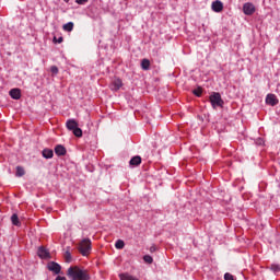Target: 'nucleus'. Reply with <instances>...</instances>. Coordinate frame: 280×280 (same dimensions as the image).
Listing matches in <instances>:
<instances>
[{
    "label": "nucleus",
    "instance_id": "c756f323",
    "mask_svg": "<svg viewBox=\"0 0 280 280\" xmlns=\"http://www.w3.org/2000/svg\"><path fill=\"white\" fill-rule=\"evenodd\" d=\"M55 280H67L66 277L57 276Z\"/></svg>",
    "mask_w": 280,
    "mask_h": 280
},
{
    "label": "nucleus",
    "instance_id": "4468645a",
    "mask_svg": "<svg viewBox=\"0 0 280 280\" xmlns=\"http://www.w3.org/2000/svg\"><path fill=\"white\" fill-rule=\"evenodd\" d=\"M42 155L44 156V159H54V150H51V149H44L42 151Z\"/></svg>",
    "mask_w": 280,
    "mask_h": 280
},
{
    "label": "nucleus",
    "instance_id": "f257e3e1",
    "mask_svg": "<svg viewBox=\"0 0 280 280\" xmlns=\"http://www.w3.org/2000/svg\"><path fill=\"white\" fill-rule=\"evenodd\" d=\"M70 280H91V273L84 267L70 266L66 272Z\"/></svg>",
    "mask_w": 280,
    "mask_h": 280
},
{
    "label": "nucleus",
    "instance_id": "20e7f679",
    "mask_svg": "<svg viewBox=\"0 0 280 280\" xmlns=\"http://www.w3.org/2000/svg\"><path fill=\"white\" fill-rule=\"evenodd\" d=\"M47 269L50 272H54V275H60L62 267L60 266V264L56 262V261H50L47 265Z\"/></svg>",
    "mask_w": 280,
    "mask_h": 280
},
{
    "label": "nucleus",
    "instance_id": "6ab92c4d",
    "mask_svg": "<svg viewBox=\"0 0 280 280\" xmlns=\"http://www.w3.org/2000/svg\"><path fill=\"white\" fill-rule=\"evenodd\" d=\"M15 176H18V178H21V176H25V168H23L22 166H16Z\"/></svg>",
    "mask_w": 280,
    "mask_h": 280
},
{
    "label": "nucleus",
    "instance_id": "c85d7f7f",
    "mask_svg": "<svg viewBox=\"0 0 280 280\" xmlns=\"http://www.w3.org/2000/svg\"><path fill=\"white\" fill-rule=\"evenodd\" d=\"M54 40L56 42V43H62V40H63V38L62 37H59L58 39H56V37L54 38Z\"/></svg>",
    "mask_w": 280,
    "mask_h": 280
},
{
    "label": "nucleus",
    "instance_id": "7c9ffc66",
    "mask_svg": "<svg viewBox=\"0 0 280 280\" xmlns=\"http://www.w3.org/2000/svg\"><path fill=\"white\" fill-rule=\"evenodd\" d=\"M150 250H151V253H154V250H156V248L155 247H151Z\"/></svg>",
    "mask_w": 280,
    "mask_h": 280
},
{
    "label": "nucleus",
    "instance_id": "aec40b11",
    "mask_svg": "<svg viewBox=\"0 0 280 280\" xmlns=\"http://www.w3.org/2000/svg\"><path fill=\"white\" fill-rule=\"evenodd\" d=\"M269 270H271V272H273V275H277L280 272V265L279 264H272L269 267Z\"/></svg>",
    "mask_w": 280,
    "mask_h": 280
},
{
    "label": "nucleus",
    "instance_id": "ddd939ff",
    "mask_svg": "<svg viewBox=\"0 0 280 280\" xmlns=\"http://www.w3.org/2000/svg\"><path fill=\"white\" fill-rule=\"evenodd\" d=\"M129 165H131L132 167H137L138 165H141V156L136 155L131 158V160L129 161Z\"/></svg>",
    "mask_w": 280,
    "mask_h": 280
},
{
    "label": "nucleus",
    "instance_id": "39448f33",
    "mask_svg": "<svg viewBox=\"0 0 280 280\" xmlns=\"http://www.w3.org/2000/svg\"><path fill=\"white\" fill-rule=\"evenodd\" d=\"M243 12L246 14V16H252V14H255V4L246 2L243 5Z\"/></svg>",
    "mask_w": 280,
    "mask_h": 280
},
{
    "label": "nucleus",
    "instance_id": "bb28decb",
    "mask_svg": "<svg viewBox=\"0 0 280 280\" xmlns=\"http://www.w3.org/2000/svg\"><path fill=\"white\" fill-rule=\"evenodd\" d=\"M75 3H78V5H84V3H89V0H75Z\"/></svg>",
    "mask_w": 280,
    "mask_h": 280
},
{
    "label": "nucleus",
    "instance_id": "4be33fe9",
    "mask_svg": "<svg viewBox=\"0 0 280 280\" xmlns=\"http://www.w3.org/2000/svg\"><path fill=\"white\" fill-rule=\"evenodd\" d=\"M72 132H73L74 137H78V138L82 137V129L79 127L72 129Z\"/></svg>",
    "mask_w": 280,
    "mask_h": 280
},
{
    "label": "nucleus",
    "instance_id": "6e6552de",
    "mask_svg": "<svg viewBox=\"0 0 280 280\" xmlns=\"http://www.w3.org/2000/svg\"><path fill=\"white\" fill-rule=\"evenodd\" d=\"M37 255L40 259H49V250L40 246L37 250Z\"/></svg>",
    "mask_w": 280,
    "mask_h": 280
},
{
    "label": "nucleus",
    "instance_id": "f8f14e48",
    "mask_svg": "<svg viewBox=\"0 0 280 280\" xmlns=\"http://www.w3.org/2000/svg\"><path fill=\"white\" fill-rule=\"evenodd\" d=\"M77 127H78V121H75V119L67 120L66 128H68V130H71V132H72V130H74V128H77Z\"/></svg>",
    "mask_w": 280,
    "mask_h": 280
},
{
    "label": "nucleus",
    "instance_id": "412c9836",
    "mask_svg": "<svg viewBox=\"0 0 280 280\" xmlns=\"http://www.w3.org/2000/svg\"><path fill=\"white\" fill-rule=\"evenodd\" d=\"M124 246H126V243H124V241L121 240L116 241L115 248H117L118 250H121Z\"/></svg>",
    "mask_w": 280,
    "mask_h": 280
},
{
    "label": "nucleus",
    "instance_id": "5701e85b",
    "mask_svg": "<svg viewBox=\"0 0 280 280\" xmlns=\"http://www.w3.org/2000/svg\"><path fill=\"white\" fill-rule=\"evenodd\" d=\"M143 261H145V264H152V261H154V258H152V256L150 255H144Z\"/></svg>",
    "mask_w": 280,
    "mask_h": 280
},
{
    "label": "nucleus",
    "instance_id": "f3484780",
    "mask_svg": "<svg viewBox=\"0 0 280 280\" xmlns=\"http://www.w3.org/2000/svg\"><path fill=\"white\" fill-rule=\"evenodd\" d=\"M141 68L143 69V71H149L150 70V60L149 59H142Z\"/></svg>",
    "mask_w": 280,
    "mask_h": 280
},
{
    "label": "nucleus",
    "instance_id": "a878e982",
    "mask_svg": "<svg viewBox=\"0 0 280 280\" xmlns=\"http://www.w3.org/2000/svg\"><path fill=\"white\" fill-rule=\"evenodd\" d=\"M50 71H51V73H54L55 75H58V67L51 66Z\"/></svg>",
    "mask_w": 280,
    "mask_h": 280
},
{
    "label": "nucleus",
    "instance_id": "f03ea898",
    "mask_svg": "<svg viewBox=\"0 0 280 280\" xmlns=\"http://www.w3.org/2000/svg\"><path fill=\"white\" fill-rule=\"evenodd\" d=\"M91 241L89 238H83L79 243V253H81L83 257L89 256V254L91 253Z\"/></svg>",
    "mask_w": 280,
    "mask_h": 280
},
{
    "label": "nucleus",
    "instance_id": "dca6fc26",
    "mask_svg": "<svg viewBox=\"0 0 280 280\" xmlns=\"http://www.w3.org/2000/svg\"><path fill=\"white\" fill-rule=\"evenodd\" d=\"M11 222H12L13 226H20L21 225V221L19 220V214L13 213L11 215Z\"/></svg>",
    "mask_w": 280,
    "mask_h": 280
},
{
    "label": "nucleus",
    "instance_id": "2f4dec72",
    "mask_svg": "<svg viewBox=\"0 0 280 280\" xmlns=\"http://www.w3.org/2000/svg\"><path fill=\"white\" fill-rule=\"evenodd\" d=\"M262 142L264 140L259 139L258 144L261 145Z\"/></svg>",
    "mask_w": 280,
    "mask_h": 280
},
{
    "label": "nucleus",
    "instance_id": "2eb2a0df",
    "mask_svg": "<svg viewBox=\"0 0 280 280\" xmlns=\"http://www.w3.org/2000/svg\"><path fill=\"white\" fill-rule=\"evenodd\" d=\"M119 279L120 280H139V278H137L130 273H120Z\"/></svg>",
    "mask_w": 280,
    "mask_h": 280
},
{
    "label": "nucleus",
    "instance_id": "423d86ee",
    "mask_svg": "<svg viewBox=\"0 0 280 280\" xmlns=\"http://www.w3.org/2000/svg\"><path fill=\"white\" fill-rule=\"evenodd\" d=\"M211 10L212 12L220 13L222 10H224V3H222L220 0H215L211 3Z\"/></svg>",
    "mask_w": 280,
    "mask_h": 280
},
{
    "label": "nucleus",
    "instance_id": "b1692460",
    "mask_svg": "<svg viewBox=\"0 0 280 280\" xmlns=\"http://www.w3.org/2000/svg\"><path fill=\"white\" fill-rule=\"evenodd\" d=\"M194 95H196V97H200V95H202V90L199 88V89H196L192 91Z\"/></svg>",
    "mask_w": 280,
    "mask_h": 280
},
{
    "label": "nucleus",
    "instance_id": "393cba45",
    "mask_svg": "<svg viewBox=\"0 0 280 280\" xmlns=\"http://www.w3.org/2000/svg\"><path fill=\"white\" fill-rule=\"evenodd\" d=\"M65 257H66L67 264H70V261H71V253L69 250L66 252Z\"/></svg>",
    "mask_w": 280,
    "mask_h": 280
},
{
    "label": "nucleus",
    "instance_id": "1a4fd4ad",
    "mask_svg": "<svg viewBox=\"0 0 280 280\" xmlns=\"http://www.w3.org/2000/svg\"><path fill=\"white\" fill-rule=\"evenodd\" d=\"M124 86V83L121 82L120 79H115L112 84H110V90L112 91H119Z\"/></svg>",
    "mask_w": 280,
    "mask_h": 280
},
{
    "label": "nucleus",
    "instance_id": "0eeeda50",
    "mask_svg": "<svg viewBox=\"0 0 280 280\" xmlns=\"http://www.w3.org/2000/svg\"><path fill=\"white\" fill-rule=\"evenodd\" d=\"M265 102L268 106H277V104H279V98H277V95L275 94H267Z\"/></svg>",
    "mask_w": 280,
    "mask_h": 280
},
{
    "label": "nucleus",
    "instance_id": "473e14b6",
    "mask_svg": "<svg viewBox=\"0 0 280 280\" xmlns=\"http://www.w3.org/2000/svg\"><path fill=\"white\" fill-rule=\"evenodd\" d=\"M65 1V3H69V0H63Z\"/></svg>",
    "mask_w": 280,
    "mask_h": 280
},
{
    "label": "nucleus",
    "instance_id": "7ed1b4c3",
    "mask_svg": "<svg viewBox=\"0 0 280 280\" xmlns=\"http://www.w3.org/2000/svg\"><path fill=\"white\" fill-rule=\"evenodd\" d=\"M210 103L212 108H218V106L222 108V106H224V101L219 92H214L210 95Z\"/></svg>",
    "mask_w": 280,
    "mask_h": 280
},
{
    "label": "nucleus",
    "instance_id": "a211bd4d",
    "mask_svg": "<svg viewBox=\"0 0 280 280\" xmlns=\"http://www.w3.org/2000/svg\"><path fill=\"white\" fill-rule=\"evenodd\" d=\"M73 25H74L73 22H68L63 24L62 30L65 32H73Z\"/></svg>",
    "mask_w": 280,
    "mask_h": 280
},
{
    "label": "nucleus",
    "instance_id": "cd10ccee",
    "mask_svg": "<svg viewBox=\"0 0 280 280\" xmlns=\"http://www.w3.org/2000/svg\"><path fill=\"white\" fill-rule=\"evenodd\" d=\"M224 279H225V280H234V279H233V275H231V273H229V272L224 275Z\"/></svg>",
    "mask_w": 280,
    "mask_h": 280
},
{
    "label": "nucleus",
    "instance_id": "9d476101",
    "mask_svg": "<svg viewBox=\"0 0 280 280\" xmlns=\"http://www.w3.org/2000/svg\"><path fill=\"white\" fill-rule=\"evenodd\" d=\"M55 154H57V156H65L67 149L62 144H58L55 147Z\"/></svg>",
    "mask_w": 280,
    "mask_h": 280
},
{
    "label": "nucleus",
    "instance_id": "9b49d317",
    "mask_svg": "<svg viewBox=\"0 0 280 280\" xmlns=\"http://www.w3.org/2000/svg\"><path fill=\"white\" fill-rule=\"evenodd\" d=\"M9 95L12 100H21V90L20 89H11Z\"/></svg>",
    "mask_w": 280,
    "mask_h": 280
}]
</instances>
